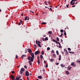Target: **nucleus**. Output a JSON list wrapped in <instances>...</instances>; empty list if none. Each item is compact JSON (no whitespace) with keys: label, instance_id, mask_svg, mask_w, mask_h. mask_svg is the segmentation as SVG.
Masks as SVG:
<instances>
[{"label":"nucleus","instance_id":"nucleus-1","mask_svg":"<svg viewBox=\"0 0 80 80\" xmlns=\"http://www.w3.org/2000/svg\"><path fill=\"white\" fill-rule=\"evenodd\" d=\"M25 75L27 77L29 76V72H28V71H26Z\"/></svg>","mask_w":80,"mask_h":80},{"label":"nucleus","instance_id":"nucleus-2","mask_svg":"<svg viewBox=\"0 0 80 80\" xmlns=\"http://www.w3.org/2000/svg\"><path fill=\"white\" fill-rule=\"evenodd\" d=\"M35 55H37L39 54V52L38 51H35Z\"/></svg>","mask_w":80,"mask_h":80},{"label":"nucleus","instance_id":"nucleus-3","mask_svg":"<svg viewBox=\"0 0 80 80\" xmlns=\"http://www.w3.org/2000/svg\"><path fill=\"white\" fill-rule=\"evenodd\" d=\"M10 78H12V80H16V79H15L14 77L13 76H10Z\"/></svg>","mask_w":80,"mask_h":80},{"label":"nucleus","instance_id":"nucleus-4","mask_svg":"<svg viewBox=\"0 0 80 80\" xmlns=\"http://www.w3.org/2000/svg\"><path fill=\"white\" fill-rule=\"evenodd\" d=\"M34 58H32L30 59V62H32L33 61Z\"/></svg>","mask_w":80,"mask_h":80},{"label":"nucleus","instance_id":"nucleus-5","mask_svg":"<svg viewBox=\"0 0 80 80\" xmlns=\"http://www.w3.org/2000/svg\"><path fill=\"white\" fill-rule=\"evenodd\" d=\"M28 51L29 53H31L32 50L30 49H28Z\"/></svg>","mask_w":80,"mask_h":80},{"label":"nucleus","instance_id":"nucleus-6","mask_svg":"<svg viewBox=\"0 0 80 80\" xmlns=\"http://www.w3.org/2000/svg\"><path fill=\"white\" fill-rule=\"evenodd\" d=\"M26 56L25 55H22L21 56V58H22V59H24V57H26Z\"/></svg>","mask_w":80,"mask_h":80},{"label":"nucleus","instance_id":"nucleus-7","mask_svg":"<svg viewBox=\"0 0 80 80\" xmlns=\"http://www.w3.org/2000/svg\"><path fill=\"white\" fill-rule=\"evenodd\" d=\"M45 8H48V9H49V10H50V11H52V8H48V7H45Z\"/></svg>","mask_w":80,"mask_h":80},{"label":"nucleus","instance_id":"nucleus-8","mask_svg":"<svg viewBox=\"0 0 80 80\" xmlns=\"http://www.w3.org/2000/svg\"><path fill=\"white\" fill-rule=\"evenodd\" d=\"M25 71V69L24 68H21L20 71L24 72Z\"/></svg>","mask_w":80,"mask_h":80},{"label":"nucleus","instance_id":"nucleus-9","mask_svg":"<svg viewBox=\"0 0 80 80\" xmlns=\"http://www.w3.org/2000/svg\"><path fill=\"white\" fill-rule=\"evenodd\" d=\"M31 55L32 58H34V54L33 53H31Z\"/></svg>","mask_w":80,"mask_h":80},{"label":"nucleus","instance_id":"nucleus-10","mask_svg":"<svg viewBox=\"0 0 80 80\" xmlns=\"http://www.w3.org/2000/svg\"><path fill=\"white\" fill-rule=\"evenodd\" d=\"M78 0H72L71 1L70 3H71V4H72V2H73L74 1H77Z\"/></svg>","mask_w":80,"mask_h":80},{"label":"nucleus","instance_id":"nucleus-11","mask_svg":"<svg viewBox=\"0 0 80 80\" xmlns=\"http://www.w3.org/2000/svg\"><path fill=\"white\" fill-rule=\"evenodd\" d=\"M31 57H30V56H29L28 57V60L29 61H30V59H31Z\"/></svg>","mask_w":80,"mask_h":80},{"label":"nucleus","instance_id":"nucleus-12","mask_svg":"<svg viewBox=\"0 0 80 80\" xmlns=\"http://www.w3.org/2000/svg\"><path fill=\"white\" fill-rule=\"evenodd\" d=\"M43 58V56H42V55H40V59L41 60H42V58Z\"/></svg>","mask_w":80,"mask_h":80},{"label":"nucleus","instance_id":"nucleus-13","mask_svg":"<svg viewBox=\"0 0 80 80\" xmlns=\"http://www.w3.org/2000/svg\"><path fill=\"white\" fill-rule=\"evenodd\" d=\"M65 73H66V74L68 75H69L70 73L69 72H68V71H65Z\"/></svg>","mask_w":80,"mask_h":80},{"label":"nucleus","instance_id":"nucleus-14","mask_svg":"<svg viewBox=\"0 0 80 80\" xmlns=\"http://www.w3.org/2000/svg\"><path fill=\"white\" fill-rule=\"evenodd\" d=\"M38 78L40 79H41L42 78V77L41 76H38Z\"/></svg>","mask_w":80,"mask_h":80},{"label":"nucleus","instance_id":"nucleus-15","mask_svg":"<svg viewBox=\"0 0 80 80\" xmlns=\"http://www.w3.org/2000/svg\"><path fill=\"white\" fill-rule=\"evenodd\" d=\"M64 52L65 53L68 52V51H67V50H66V49H64Z\"/></svg>","mask_w":80,"mask_h":80},{"label":"nucleus","instance_id":"nucleus-16","mask_svg":"<svg viewBox=\"0 0 80 80\" xmlns=\"http://www.w3.org/2000/svg\"><path fill=\"white\" fill-rule=\"evenodd\" d=\"M48 33H49V34H50V35H52V31H49V32H48Z\"/></svg>","mask_w":80,"mask_h":80},{"label":"nucleus","instance_id":"nucleus-17","mask_svg":"<svg viewBox=\"0 0 80 80\" xmlns=\"http://www.w3.org/2000/svg\"><path fill=\"white\" fill-rule=\"evenodd\" d=\"M71 67L69 66L68 67V70H71Z\"/></svg>","mask_w":80,"mask_h":80},{"label":"nucleus","instance_id":"nucleus-18","mask_svg":"<svg viewBox=\"0 0 80 80\" xmlns=\"http://www.w3.org/2000/svg\"><path fill=\"white\" fill-rule=\"evenodd\" d=\"M22 21H20V22H19V23H18V25H19V26L21 25V24L22 23Z\"/></svg>","mask_w":80,"mask_h":80},{"label":"nucleus","instance_id":"nucleus-19","mask_svg":"<svg viewBox=\"0 0 80 80\" xmlns=\"http://www.w3.org/2000/svg\"><path fill=\"white\" fill-rule=\"evenodd\" d=\"M59 61H60L61 60V56L60 55H59Z\"/></svg>","mask_w":80,"mask_h":80},{"label":"nucleus","instance_id":"nucleus-20","mask_svg":"<svg viewBox=\"0 0 80 80\" xmlns=\"http://www.w3.org/2000/svg\"><path fill=\"white\" fill-rule=\"evenodd\" d=\"M48 40V39L47 37H46V38H45V41H47Z\"/></svg>","mask_w":80,"mask_h":80},{"label":"nucleus","instance_id":"nucleus-21","mask_svg":"<svg viewBox=\"0 0 80 80\" xmlns=\"http://www.w3.org/2000/svg\"><path fill=\"white\" fill-rule=\"evenodd\" d=\"M37 45H38V46L39 47L41 48L42 47V46H41V45H40V44H38Z\"/></svg>","mask_w":80,"mask_h":80},{"label":"nucleus","instance_id":"nucleus-22","mask_svg":"<svg viewBox=\"0 0 80 80\" xmlns=\"http://www.w3.org/2000/svg\"><path fill=\"white\" fill-rule=\"evenodd\" d=\"M61 67H62V68H64L65 67V65H63V64H61Z\"/></svg>","mask_w":80,"mask_h":80},{"label":"nucleus","instance_id":"nucleus-23","mask_svg":"<svg viewBox=\"0 0 80 80\" xmlns=\"http://www.w3.org/2000/svg\"><path fill=\"white\" fill-rule=\"evenodd\" d=\"M29 64L30 66H31L32 65V63L31 62V61H29Z\"/></svg>","mask_w":80,"mask_h":80},{"label":"nucleus","instance_id":"nucleus-24","mask_svg":"<svg viewBox=\"0 0 80 80\" xmlns=\"http://www.w3.org/2000/svg\"><path fill=\"white\" fill-rule=\"evenodd\" d=\"M76 61L77 62H79V64L80 65V61L79 60H77Z\"/></svg>","mask_w":80,"mask_h":80},{"label":"nucleus","instance_id":"nucleus-25","mask_svg":"<svg viewBox=\"0 0 80 80\" xmlns=\"http://www.w3.org/2000/svg\"><path fill=\"white\" fill-rule=\"evenodd\" d=\"M71 65V66H74L75 65V62H72Z\"/></svg>","mask_w":80,"mask_h":80},{"label":"nucleus","instance_id":"nucleus-26","mask_svg":"<svg viewBox=\"0 0 80 80\" xmlns=\"http://www.w3.org/2000/svg\"><path fill=\"white\" fill-rule=\"evenodd\" d=\"M45 5H48V4L47 1H45Z\"/></svg>","mask_w":80,"mask_h":80},{"label":"nucleus","instance_id":"nucleus-27","mask_svg":"<svg viewBox=\"0 0 80 80\" xmlns=\"http://www.w3.org/2000/svg\"><path fill=\"white\" fill-rule=\"evenodd\" d=\"M50 62H53V59H50Z\"/></svg>","mask_w":80,"mask_h":80},{"label":"nucleus","instance_id":"nucleus-28","mask_svg":"<svg viewBox=\"0 0 80 80\" xmlns=\"http://www.w3.org/2000/svg\"><path fill=\"white\" fill-rule=\"evenodd\" d=\"M56 53L57 55H59V53L58 51H56Z\"/></svg>","mask_w":80,"mask_h":80},{"label":"nucleus","instance_id":"nucleus-29","mask_svg":"<svg viewBox=\"0 0 80 80\" xmlns=\"http://www.w3.org/2000/svg\"><path fill=\"white\" fill-rule=\"evenodd\" d=\"M56 40H57V41H59V39L58 38H56Z\"/></svg>","mask_w":80,"mask_h":80},{"label":"nucleus","instance_id":"nucleus-30","mask_svg":"<svg viewBox=\"0 0 80 80\" xmlns=\"http://www.w3.org/2000/svg\"><path fill=\"white\" fill-rule=\"evenodd\" d=\"M47 23L45 22H42V23L41 25H43V24H46Z\"/></svg>","mask_w":80,"mask_h":80},{"label":"nucleus","instance_id":"nucleus-31","mask_svg":"<svg viewBox=\"0 0 80 80\" xmlns=\"http://www.w3.org/2000/svg\"><path fill=\"white\" fill-rule=\"evenodd\" d=\"M60 32H62V33L63 32V30L62 29V30H60Z\"/></svg>","mask_w":80,"mask_h":80},{"label":"nucleus","instance_id":"nucleus-32","mask_svg":"<svg viewBox=\"0 0 80 80\" xmlns=\"http://www.w3.org/2000/svg\"><path fill=\"white\" fill-rule=\"evenodd\" d=\"M23 71H20V74H22V73H23Z\"/></svg>","mask_w":80,"mask_h":80},{"label":"nucleus","instance_id":"nucleus-33","mask_svg":"<svg viewBox=\"0 0 80 80\" xmlns=\"http://www.w3.org/2000/svg\"><path fill=\"white\" fill-rule=\"evenodd\" d=\"M41 54H42V55H43V54H44V51L42 52Z\"/></svg>","mask_w":80,"mask_h":80},{"label":"nucleus","instance_id":"nucleus-34","mask_svg":"<svg viewBox=\"0 0 80 80\" xmlns=\"http://www.w3.org/2000/svg\"><path fill=\"white\" fill-rule=\"evenodd\" d=\"M19 79H19V78H17V77H16V79H15L16 80H19Z\"/></svg>","mask_w":80,"mask_h":80},{"label":"nucleus","instance_id":"nucleus-35","mask_svg":"<svg viewBox=\"0 0 80 80\" xmlns=\"http://www.w3.org/2000/svg\"><path fill=\"white\" fill-rule=\"evenodd\" d=\"M68 50L69 51H71V49H70V48H68Z\"/></svg>","mask_w":80,"mask_h":80},{"label":"nucleus","instance_id":"nucleus-36","mask_svg":"<svg viewBox=\"0 0 80 80\" xmlns=\"http://www.w3.org/2000/svg\"><path fill=\"white\" fill-rule=\"evenodd\" d=\"M38 63L39 64L40 63V61L39 60H38Z\"/></svg>","mask_w":80,"mask_h":80},{"label":"nucleus","instance_id":"nucleus-37","mask_svg":"<svg viewBox=\"0 0 80 80\" xmlns=\"http://www.w3.org/2000/svg\"><path fill=\"white\" fill-rule=\"evenodd\" d=\"M53 56L54 57H56V54H53Z\"/></svg>","mask_w":80,"mask_h":80},{"label":"nucleus","instance_id":"nucleus-38","mask_svg":"<svg viewBox=\"0 0 80 80\" xmlns=\"http://www.w3.org/2000/svg\"><path fill=\"white\" fill-rule=\"evenodd\" d=\"M28 18V17H25V19H24V20H27Z\"/></svg>","mask_w":80,"mask_h":80},{"label":"nucleus","instance_id":"nucleus-39","mask_svg":"<svg viewBox=\"0 0 80 80\" xmlns=\"http://www.w3.org/2000/svg\"><path fill=\"white\" fill-rule=\"evenodd\" d=\"M27 52H28L27 49H26V50H25V53H27Z\"/></svg>","mask_w":80,"mask_h":80},{"label":"nucleus","instance_id":"nucleus-40","mask_svg":"<svg viewBox=\"0 0 80 80\" xmlns=\"http://www.w3.org/2000/svg\"><path fill=\"white\" fill-rule=\"evenodd\" d=\"M17 76V78L20 79V78H21V76H19V77H18V76Z\"/></svg>","mask_w":80,"mask_h":80},{"label":"nucleus","instance_id":"nucleus-41","mask_svg":"<svg viewBox=\"0 0 80 80\" xmlns=\"http://www.w3.org/2000/svg\"><path fill=\"white\" fill-rule=\"evenodd\" d=\"M63 35V33H61V35H60L59 37H62Z\"/></svg>","mask_w":80,"mask_h":80},{"label":"nucleus","instance_id":"nucleus-42","mask_svg":"<svg viewBox=\"0 0 80 80\" xmlns=\"http://www.w3.org/2000/svg\"><path fill=\"white\" fill-rule=\"evenodd\" d=\"M50 50V48L49 47H48V48H47V50Z\"/></svg>","mask_w":80,"mask_h":80},{"label":"nucleus","instance_id":"nucleus-43","mask_svg":"<svg viewBox=\"0 0 80 80\" xmlns=\"http://www.w3.org/2000/svg\"><path fill=\"white\" fill-rule=\"evenodd\" d=\"M71 4L72 5H74L75 4V2H73Z\"/></svg>","mask_w":80,"mask_h":80},{"label":"nucleus","instance_id":"nucleus-44","mask_svg":"<svg viewBox=\"0 0 80 80\" xmlns=\"http://www.w3.org/2000/svg\"><path fill=\"white\" fill-rule=\"evenodd\" d=\"M51 53H54V51H53V50H52V51H51Z\"/></svg>","mask_w":80,"mask_h":80},{"label":"nucleus","instance_id":"nucleus-45","mask_svg":"<svg viewBox=\"0 0 80 80\" xmlns=\"http://www.w3.org/2000/svg\"><path fill=\"white\" fill-rule=\"evenodd\" d=\"M12 73L14 74V71H12Z\"/></svg>","mask_w":80,"mask_h":80},{"label":"nucleus","instance_id":"nucleus-46","mask_svg":"<svg viewBox=\"0 0 80 80\" xmlns=\"http://www.w3.org/2000/svg\"><path fill=\"white\" fill-rule=\"evenodd\" d=\"M35 42L36 43V44H38V41L37 40H36V41H35Z\"/></svg>","mask_w":80,"mask_h":80},{"label":"nucleus","instance_id":"nucleus-47","mask_svg":"<svg viewBox=\"0 0 80 80\" xmlns=\"http://www.w3.org/2000/svg\"><path fill=\"white\" fill-rule=\"evenodd\" d=\"M64 36H66V32H65L64 33Z\"/></svg>","mask_w":80,"mask_h":80},{"label":"nucleus","instance_id":"nucleus-48","mask_svg":"<svg viewBox=\"0 0 80 80\" xmlns=\"http://www.w3.org/2000/svg\"><path fill=\"white\" fill-rule=\"evenodd\" d=\"M21 16H22V17H24V15L23 14V13H22V14H21Z\"/></svg>","mask_w":80,"mask_h":80},{"label":"nucleus","instance_id":"nucleus-49","mask_svg":"<svg viewBox=\"0 0 80 80\" xmlns=\"http://www.w3.org/2000/svg\"><path fill=\"white\" fill-rule=\"evenodd\" d=\"M34 46L35 47V48H37V46L36 45H34Z\"/></svg>","mask_w":80,"mask_h":80},{"label":"nucleus","instance_id":"nucleus-50","mask_svg":"<svg viewBox=\"0 0 80 80\" xmlns=\"http://www.w3.org/2000/svg\"><path fill=\"white\" fill-rule=\"evenodd\" d=\"M52 41L53 42H56L57 41H55V40L53 39L52 40Z\"/></svg>","mask_w":80,"mask_h":80},{"label":"nucleus","instance_id":"nucleus-51","mask_svg":"<svg viewBox=\"0 0 80 80\" xmlns=\"http://www.w3.org/2000/svg\"><path fill=\"white\" fill-rule=\"evenodd\" d=\"M48 4H49V5L50 4V1H48Z\"/></svg>","mask_w":80,"mask_h":80},{"label":"nucleus","instance_id":"nucleus-52","mask_svg":"<svg viewBox=\"0 0 80 80\" xmlns=\"http://www.w3.org/2000/svg\"><path fill=\"white\" fill-rule=\"evenodd\" d=\"M58 44H59V45L60 46H61V44L60 43H59V42H58Z\"/></svg>","mask_w":80,"mask_h":80},{"label":"nucleus","instance_id":"nucleus-53","mask_svg":"<svg viewBox=\"0 0 80 80\" xmlns=\"http://www.w3.org/2000/svg\"><path fill=\"white\" fill-rule=\"evenodd\" d=\"M18 56H17V55H16V58L18 59Z\"/></svg>","mask_w":80,"mask_h":80},{"label":"nucleus","instance_id":"nucleus-54","mask_svg":"<svg viewBox=\"0 0 80 80\" xmlns=\"http://www.w3.org/2000/svg\"><path fill=\"white\" fill-rule=\"evenodd\" d=\"M24 68H25V69H27V67L26 66H24Z\"/></svg>","mask_w":80,"mask_h":80},{"label":"nucleus","instance_id":"nucleus-55","mask_svg":"<svg viewBox=\"0 0 80 80\" xmlns=\"http://www.w3.org/2000/svg\"><path fill=\"white\" fill-rule=\"evenodd\" d=\"M27 80H29V78L28 77H27Z\"/></svg>","mask_w":80,"mask_h":80},{"label":"nucleus","instance_id":"nucleus-56","mask_svg":"<svg viewBox=\"0 0 80 80\" xmlns=\"http://www.w3.org/2000/svg\"><path fill=\"white\" fill-rule=\"evenodd\" d=\"M38 44H40V43H41V42H40V41H38Z\"/></svg>","mask_w":80,"mask_h":80},{"label":"nucleus","instance_id":"nucleus-57","mask_svg":"<svg viewBox=\"0 0 80 80\" xmlns=\"http://www.w3.org/2000/svg\"><path fill=\"white\" fill-rule=\"evenodd\" d=\"M30 12H32V13H34V12H32V11H30Z\"/></svg>","mask_w":80,"mask_h":80},{"label":"nucleus","instance_id":"nucleus-58","mask_svg":"<svg viewBox=\"0 0 80 80\" xmlns=\"http://www.w3.org/2000/svg\"><path fill=\"white\" fill-rule=\"evenodd\" d=\"M55 42L57 44H58V42L57 41H56Z\"/></svg>","mask_w":80,"mask_h":80},{"label":"nucleus","instance_id":"nucleus-59","mask_svg":"<svg viewBox=\"0 0 80 80\" xmlns=\"http://www.w3.org/2000/svg\"><path fill=\"white\" fill-rule=\"evenodd\" d=\"M44 38H42V41H44Z\"/></svg>","mask_w":80,"mask_h":80},{"label":"nucleus","instance_id":"nucleus-60","mask_svg":"<svg viewBox=\"0 0 80 80\" xmlns=\"http://www.w3.org/2000/svg\"><path fill=\"white\" fill-rule=\"evenodd\" d=\"M55 64L58 65L59 64V62L57 63H55Z\"/></svg>","mask_w":80,"mask_h":80},{"label":"nucleus","instance_id":"nucleus-61","mask_svg":"<svg viewBox=\"0 0 80 80\" xmlns=\"http://www.w3.org/2000/svg\"><path fill=\"white\" fill-rule=\"evenodd\" d=\"M37 59H38V61L39 60V57H38Z\"/></svg>","mask_w":80,"mask_h":80},{"label":"nucleus","instance_id":"nucleus-62","mask_svg":"<svg viewBox=\"0 0 80 80\" xmlns=\"http://www.w3.org/2000/svg\"><path fill=\"white\" fill-rule=\"evenodd\" d=\"M69 6V4H68V5H66V7H67L68 8V6Z\"/></svg>","mask_w":80,"mask_h":80},{"label":"nucleus","instance_id":"nucleus-63","mask_svg":"<svg viewBox=\"0 0 80 80\" xmlns=\"http://www.w3.org/2000/svg\"><path fill=\"white\" fill-rule=\"evenodd\" d=\"M46 68H47L48 67V65H46Z\"/></svg>","mask_w":80,"mask_h":80},{"label":"nucleus","instance_id":"nucleus-64","mask_svg":"<svg viewBox=\"0 0 80 80\" xmlns=\"http://www.w3.org/2000/svg\"><path fill=\"white\" fill-rule=\"evenodd\" d=\"M68 52H69V53H71H71H72V52H70V51H68Z\"/></svg>","mask_w":80,"mask_h":80}]
</instances>
